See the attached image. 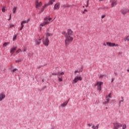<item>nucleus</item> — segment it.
<instances>
[{"label":"nucleus","instance_id":"obj_13","mask_svg":"<svg viewBox=\"0 0 129 129\" xmlns=\"http://www.w3.org/2000/svg\"><path fill=\"white\" fill-rule=\"evenodd\" d=\"M60 9V3H56L54 6V10H59Z\"/></svg>","mask_w":129,"mask_h":129},{"label":"nucleus","instance_id":"obj_43","mask_svg":"<svg viewBox=\"0 0 129 129\" xmlns=\"http://www.w3.org/2000/svg\"><path fill=\"white\" fill-rule=\"evenodd\" d=\"M103 76H104V75H101L99 76V78H103Z\"/></svg>","mask_w":129,"mask_h":129},{"label":"nucleus","instance_id":"obj_12","mask_svg":"<svg viewBox=\"0 0 129 129\" xmlns=\"http://www.w3.org/2000/svg\"><path fill=\"white\" fill-rule=\"evenodd\" d=\"M6 98V94L4 93H0V101H3Z\"/></svg>","mask_w":129,"mask_h":129},{"label":"nucleus","instance_id":"obj_24","mask_svg":"<svg viewBox=\"0 0 129 129\" xmlns=\"http://www.w3.org/2000/svg\"><path fill=\"white\" fill-rule=\"evenodd\" d=\"M124 41L125 42L126 41H129V36H126L124 38Z\"/></svg>","mask_w":129,"mask_h":129},{"label":"nucleus","instance_id":"obj_57","mask_svg":"<svg viewBox=\"0 0 129 129\" xmlns=\"http://www.w3.org/2000/svg\"><path fill=\"white\" fill-rule=\"evenodd\" d=\"M83 8L84 9V8H85V6H83Z\"/></svg>","mask_w":129,"mask_h":129},{"label":"nucleus","instance_id":"obj_4","mask_svg":"<svg viewBox=\"0 0 129 129\" xmlns=\"http://www.w3.org/2000/svg\"><path fill=\"white\" fill-rule=\"evenodd\" d=\"M35 8L37 10H39L40 8L42 7V2H39V0H36V3H35Z\"/></svg>","mask_w":129,"mask_h":129},{"label":"nucleus","instance_id":"obj_2","mask_svg":"<svg viewBox=\"0 0 129 129\" xmlns=\"http://www.w3.org/2000/svg\"><path fill=\"white\" fill-rule=\"evenodd\" d=\"M103 84V83L102 82H99L97 81L96 83L94 84V86H97V89L98 90V91H101V85Z\"/></svg>","mask_w":129,"mask_h":129},{"label":"nucleus","instance_id":"obj_8","mask_svg":"<svg viewBox=\"0 0 129 129\" xmlns=\"http://www.w3.org/2000/svg\"><path fill=\"white\" fill-rule=\"evenodd\" d=\"M113 124L114 125V127L118 128L119 127H121L122 126V124L121 123H119L118 122H115L113 123Z\"/></svg>","mask_w":129,"mask_h":129},{"label":"nucleus","instance_id":"obj_40","mask_svg":"<svg viewBox=\"0 0 129 129\" xmlns=\"http://www.w3.org/2000/svg\"><path fill=\"white\" fill-rule=\"evenodd\" d=\"M79 72H80V71H75L74 72L75 75H76V73H79Z\"/></svg>","mask_w":129,"mask_h":129},{"label":"nucleus","instance_id":"obj_14","mask_svg":"<svg viewBox=\"0 0 129 129\" xmlns=\"http://www.w3.org/2000/svg\"><path fill=\"white\" fill-rule=\"evenodd\" d=\"M46 25H47V24H46L45 21L40 24V27H39V29H40V31L42 30V27H45V26H46Z\"/></svg>","mask_w":129,"mask_h":129},{"label":"nucleus","instance_id":"obj_54","mask_svg":"<svg viewBox=\"0 0 129 129\" xmlns=\"http://www.w3.org/2000/svg\"><path fill=\"white\" fill-rule=\"evenodd\" d=\"M111 82H113V79H112Z\"/></svg>","mask_w":129,"mask_h":129},{"label":"nucleus","instance_id":"obj_1","mask_svg":"<svg viewBox=\"0 0 129 129\" xmlns=\"http://www.w3.org/2000/svg\"><path fill=\"white\" fill-rule=\"evenodd\" d=\"M67 34L68 36H67V39L64 40V44L66 48H68V46L70 43H72L73 41V31L71 29H68L67 30Z\"/></svg>","mask_w":129,"mask_h":129},{"label":"nucleus","instance_id":"obj_28","mask_svg":"<svg viewBox=\"0 0 129 129\" xmlns=\"http://www.w3.org/2000/svg\"><path fill=\"white\" fill-rule=\"evenodd\" d=\"M8 45H9V43L5 42L3 44V47H6V46H8Z\"/></svg>","mask_w":129,"mask_h":129},{"label":"nucleus","instance_id":"obj_46","mask_svg":"<svg viewBox=\"0 0 129 129\" xmlns=\"http://www.w3.org/2000/svg\"><path fill=\"white\" fill-rule=\"evenodd\" d=\"M69 7V6H66V5H64V6H63V7H64V8H67V7Z\"/></svg>","mask_w":129,"mask_h":129},{"label":"nucleus","instance_id":"obj_55","mask_svg":"<svg viewBox=\"0 0 129 129\" xmlns=\"http://www.w3.org/2000/svg\"><path fill=\"white\" fill-rule=\"evenodd\" d=\"M101 8H98V11H99Z\"/></svg>","mask_w":129,"mask_h":129},{"label":"nucleus","instance_id":"obj_21","mask_svg":"<svg viewBox=\"0 0 129 129\" xmlns=\"http://www.w3.org/2000/svg\"><path fill=\"white\" fill-rule=\"evenodd\" d=\"M99 126V124H97L96 126H94V125H93L92 128L93 129H98Z\"/></svg>","mask_w":129,"mask_h":129},{"label":"nucleus","instance_id":"obj_20","mask_svg":"<svg viewBox=\"0 0 129 129\" xmlns=\"http://www.w3.org/2000/svg\"><path fill=\"white\" fill-rule=\"evenodd\" d=\"M29 21H30V19H28L27 21H23L21 22V25H24V24H28V23H29Z\"/></svg>","mask_w":129,"mask_h":129},{"label":"nucleus","instance_id":"obj_48","mask_svg":"<svg viewBox=\"0 0 129 129\" xmlns=\"http://www.w3.org/2000/svg\"><path fill=\"white\" fill-rule=\"evenodd\" d=\"M103 45L106 46V44H105V43H104L103 44Z\"/></svg>","mask_w":129,"mask_h":129},{"label":"nucleus","instance_id":"obj_26","mask_svg":"<svg viewBox=\"0 0 129 129\" xmlns=\"http://www.w3.org/2000/svg\"><path fill=\"white\" fill-rule=\"evenodd\" d=\"M121 100H120V101H119V104H120V103L121 102H123V101H124V98H123V97H121Z\"/></svg>","mask_w":129,"mask_h":129},{"label":"nucleus","instance_id":"obj_31","mask_svg":"<svg viewBox=\"0 0 129 129\" xmlns=\"http://www.w3.org/2000/svg\"><path fill=\"white\" fill-rule=\"evenodd\" d=\"M21 61H22V59H21L16 60V63H20V62H21Z\"/></svg>","mask_w":129,"mask_h":129},{"label":"nucleus","instance_id":"obj_34","mask_svg":"<svg viewBox=\"0 0 129 129\" xmlns=\"http://www.w3.org/2000/svg\"><path fill=\"white\" fill-rule=\"evenodd\" d=\"M44 10H45V8H44V6L42 8L41 10L40 11V13H43L44 12Z\"/></svg>","mask_w":129,"mask_h":129},{"label":"nucleus","instance_id":"obj_44","mask_svg":"<svg viewBox=\"0 0 129 129\" xmlns=\"http://www.w3.org/2000/svg\"><path fill=\"white\" fill-rule=\"evenodd\" d=\"M104 18H105V15H103L101 16L102 19H104Z\"/></svg>","mask_w":129,"mask_h":129},{"label":"nucleus","instance_id":"obj_47","mask_svg":"<svg viewBox=\"0 0 129 129\" xmlns=\"http://www.w3.org/2000/svg\"><path fill=\"white\" fill-rule=\"evenodd\" d=\"M11 18H12V15L10 14V20H11Z\"/></svg>","mask_w":129,"mask_h":129},{"label":"nucleus","instance_id":"obj_3","mask_svg":"<svg viewBox=\"0 0 129 129\" xmlns=\"http://www.w3.org/2000/svg\"><path fill=\"white\" fill-rule=\"evenodd\" d=\"M42 39L43 45H44V46H49V42H50L49 38L47 37H43Z\"/></svg>","mask_w":129,"mask_h":129},{"label":"nucleus","instance_id":"obj_11","mask_svg":"<svg viewBox=\"0 0 129 129\" xmlns=\"http://www.w3.org/2000/svg\"><path fill=\"white\" fill-rule=\"evenodd\" d=\"M44 23H45L46 25H48V24H49L50 21L52 20V18H48V17H45L44 18Z\"/></svg>","mask_w":129,"mask_h":129},{"label":"nucleus","instance_id":"obj_35","mask_svg":"<svg viewBox=\"0 0 129 129\" xmlns=\"http://www.w3.org/2000/svg\"><path fill=\"white\" fill-rule=\"evenodd\" d=\"M14 25H13V24H10V26H9V28H13V27H14Z\"/></svg>","mask_w":129,"mask_h":129},{"label":"nucleus","instance_id":"obj_30","mask_svg":"<svg viewBox=\"0 0 129 129\" xmlns=\"http://www.w3.org/2000/svg\"><path fill=\"white\" fill-rule=\"evenodd\" d=\"M24 24H22L21 25V27L20 29V31H22V30H23V29H24Z\"/></svg>","mask_w":129,"mask_h":129},{"label":"nucleus","instance_id":"obj_33","mask_svg":"<svg viewBox=\"0 0 129 129\" xmlns=\"http://www.w3.org/2000/svg\"><path fill=\"white\" fill-rule=\"evenodd\" d=\"M108 102H108V101L106 100L105 102H103V104H107V103H108Z\"/></svg>","mask_w":129,"mask_h":129},{"label":"nucleus","instance_id":"obj_36","mask_svg":"<svg viewBox=\"0 0 129 129\" xmlns=\"http://www.w3.org/2000/svg\"><path fill=\"white\" fill-rule=\"evenodd\" d=\"M89 5V1H87V5L86 6V8H88V6Z\"/></svg>","mask_w":129,"mask_h":129},{"label":"nucleus","instance_id":"obj_25","mask_svg":"<svg viewBox=\"0 0 129 129\" xmlns=\"http://www.w3.org/2000/svg\"><path fill=\"white\" fill-rule=\"evenodd\" d=\"M17 9H18V8L17 7H14L13 9V14H16V12L17 11Z\"/></svg>","mask_w":129,"mask_h":129},{"label":"nucleus","instance_id":"obj_59","mask_svg":"<svg viewBox=\"0 0 129 129\" xmlns=\"http://www.w3.org/2000/svg\"><path fill=\"white\" fill-rule=\"evenodd\" d=\"M10 20H11V19H10V18H9V19H8V21H10Z\"/></svg>","mask_w":129,"mask_h":129},{"label":"nucleus","instance_id":"obj_29","mask_svg":"<svg viewBox=\"0 0 129 129\" xmlns=\"http://www.w3.org/2000/svg\"><path fill=\"white\" fill-rule=\"evenodd\" d=\"M58 81L61 82V81H63V79H62V78H60V77H58Z\"/></svg>","mask_w":129,"mask_h":129},{"label":"nucleus","instance_id":"obj_41","mask_svg":"<svg viewBox=\"0 0 129 129\" xmlns=\"http://www.w3.org/2000/svg\"><path fill=\"white\" fill-rule=\"evenodd\" d=\"M48 6H50L49 5V3H48V4H45L44 6H43L44 8H45L46 7H48Z\"/></svg>","mask_w":129,"mask_h":129},{"label":"nucleus","instance_id":"obj_38","mask_svg":"<svg viewBox=\"0 0 129 129\" xmlns=\"http://www.w3.org/2000/svg\"><path fill=\"white\" fill-rule=\"evenodd\" d=\"M17 39V35H15L14 37H13V40L15 41Z\"/></svg>","mask_w":129,"mask_h":129},{"label":"nucleus","instance_id":"obj_22","mask_svg":"<svg viewBox=\"0 0 129 129\" xmlns=\"http://www.w3.org/2000/svg\"><path fill=\"white\" fill-rule=\"evenodd\" d=\"M54 2H55V0H50L48 3V5L50 6V5H52Z\"/></svg>","mask_w":129,"mask_h":129},{"label":"nucleus","instance_id":"obj_27","mask_svg":"<svg viewBox=\"0 0 129 129\" xmlns=\"http://www.w3.org/2000/svg\"><path fill=\"white\" fill-rule=\"evenodd\" d=\"M122 129H125V128H126V124H123L122 125Z\"/></svg>","mask_w":129,"mask_h":129},{"label":"nucleus","instance_id":"obj_18","mask_svg":"<svg viewBox=\"0 0 129 129\" xmlns=\"http://www.w3.org/2000/svg\"><path fill=\"white\" fill-rule=\"evenodd\" d=\"M64 74H65V73L63 72H59L57 73L58 77L62 76V75H64Z\"/></svg>","mask_w":129,"mask_h":129},{"label":"nucleus","instance_id":"obj_42","mask_svg":"<svg viewBox=\"0 0 129 129\" xmlns=\"http://www.w3.org/2000/svg\"><path fill=\"white\" fill-rule=\"evenodd\" d=\"M26 51H27V48L24 47V48H23V52H26Z\"/></svg>","mask_w":129,"mask_h":129},{"label":"nucleus","instance_id":"obj_60","mask_svg":"<svg viewBox=\"0 0 129 129\" xmlns=\"http://www.w3.org/2000/svg\"><path fill=\"white\" fill-rule=\"evenodd\" d=\"M89 1H90V0H88V2H89Z\"/></svg>","mask_w":129,"mask_h":129},{"label":"nucleus","instance_id":"obj_56","mask_svg":"<svg viewBox=\"0 0 129 129\" xmlns=\"http://www.w3.org/2000/svg\"><path fill=\"white\" fill-rule=\"evenodd\" d=\"M127 71L128 72H129V69H128V70H127Z\"/></svg>","mask_w":129,"mask_h":129},{"label":"nucleus","instance_id":"obj_39","mask_svg":"<svg viewBox=\"0 0 129 129\" xmlns=\"http://www.w3.org/2000/svg\"><path fill=\"white\" fill-rule=\"evenodd\" d=\"M2 12L3 13H5L6 12V9L4 7L2 8Z\"/></svg>","mask_w":129,"mask_h":129},{"label":"nucleus","instance_id":"obj_50","mask_svg":"<svg viewBox=\"0 0 129 129\" xmlns=\"http://www.w3.org/2000/svg\"><path fill=\"white\" fill-rule=\"evenodd\" d=\"M88 125L89 126H91V124H88Z\"/></svg>","mask_w":129,"mask_h":129},{"label":"nucleus","instance_id":"obj_52","mask_svg":"<svg viewBox=\"0 0 129 129\" xmlns=\"http://www.w3.org/2000/svg\"><path fill=\"white\" fill-rule=\"evenodd\" d=\"M99 2H103V0H99Z\"/></svg>","mask_w":129,"mask_h":129},{"label":"nucleus","instance_id":"obj_49","mask_svg":"<svg viewBox=\"0 0 129 129\" xmlns=\"http://www.w3.org/2000/svg\"><path fill=\"white\" fill-rule=\"evenodd\" d=\"M113 129H118V128H116V127H113Z\"/></svg>","mask_w":129,"mask_h":129},{"label":"nucleus","instance_id":"obj_17","mask_svg":"<svg viewBox=\"0 0 129 129\" xmlns=\"http://www.w3.org/2000/svg\"><path fill=\"white\" fill-rule=\"evenodd\" d=\"M16 50H17V47H13L11 49L10 53H11V54H14L15 53V51H16Z\"/></svg>","mask_w":129,"mask_h":129},{"label":"nucleus","instance_id":"obj_37","mask_svg":"<svg viewBox=\"0 0 129 129\" xmlns=\"http://www.w3.org/2000/svg\"><path fill=\"white\" fill-rule=\"evenodd\" d=\"M16 71H18V69H14L12 71L13 72H16Z\"/></svg>","mask_w":129,"mask_h":129},{"label":"nucleus","instance_id":"obj_51","mask_svg":"<svg viewBox=\"0 0 129 129\" xmlns=\"http://www.w3.org/2000/svg\"><path fill=\"white\" fill-rule=\"evenodd\" d=\"M84 12H87V10L85 9V10H84Z\"/></svg>","mask_w":129,"mask_h":129},{"label":"nucleus","instance_id":"obj_6","mask_svg":"<svg viewBox=\"0 0 129 129\" xmlns=\"http://www.w3.org/2000/svg\"><path fill=\"white\" fill-rule=\"evenodd\" d=\"M106 45L109 47H118V44L109 42H106Z\"/></svg>","mask_w":129,"mask_h":129},{"label":"nucleus","instance_id":"obj_15","mask_svg":"<svg viewBox=\"0 0 129 129\" xmlns=\"http://www.w3.org/2000/svg\"><path fill=\"white\" fill-rule=\"evenodd\" d=\"M68 102H69V100L64 102L63 103L61 104L60 106H61V107H65V106H67V104H68Z\"/></svg>","mask_w":129,"mask_h":129},{"label":"nucleus","instance_id":"obj_45","mask_svg":"<svg viewBox=\"0 0 129 129\" xmlns=\"http://www.w3.org/2000/svg\"><path fill=\"white\" fill-rule=\"evenodd\" d=\"M52 75H58V74H57V73H52Z\"/></svg>","mask_w":129,"mask_h":129},{"label":"nucleus","instance_id":"obj_23","mask_svg":"<svg viewBox=\"0 0 129 129\" xmlns=\"http://www.w3.org/2000/svg\"><path fill=\"white\" fill-rule=\"evenodd\" d=\"M62 34L63 35V36H65L66 39H67V37L68 36L67 33H66L65 31H63L62 32Z\"/></svg>","mask_w":129,"mask_h":129},{"label":"nucleus","instance_id":"obj_58","mask_svg":"<svg viewBox=\"0 0 129 129\" xmlns=\"http://www.w3.org/2000/svg\"><path fill=\"white\" fill-rule=\"evenodd\" d=\"M82 14H84V12H83Z\"/></svg>","mask_w":129,"mask_h":129},{"label":"nucleus","instance_id":"obj_53","mask_svg":"<svg viewBox=\"0 0 129 129\" xmlns=\"http://www.w3.org/2000/svg\"><path fill=\"white\" fill-rule=\"evenodd\" d=\"M83 69V66H82L81 67V69Z\"/></svg>","mask_w":129,"mask_h":129},{"label":"nucleus","instance_id":"obj_7","mask_svg":"<svg viewBox=\"0 0 129 129\" xmlns=\"http://www.w3.org/2000/svg\"><path fill=\"white\" fill-rule=\"evenodd\" d=\"M49 31H50V28H48L46 30V32L45 33L46 38H49V37H52V36H53V34L49 32Z\"/></svg>","mask_w":129,"mask_h":129},{"label":"nucleus","instance_id":"obj_5","mask_svg":"<svg viewBox=\"0 0 129 129\" xmlns=\"http://www.w3.org/2000/svg\"><path fill=\"white\" fill-rule=\"evenodd\" d=\"M82 80V77L80 76H76L75 79L73 80V83H77L78 81H81Z\"/></svg>","mask_w":129,"mask_h":129},{"label":"nucleus","instance_id":"obj_10","mask_svg":"<svg viewBox=\"0 0 129 129\" xmlns=\"http://www.w3.org/2000/svg\"><path fill=\"white\" fill-rule=\"evenodd\" d=\"M110 3H111L112 8H113V7H115L117 5V0H110Z\"/></svg>","mask_w":129,"mask_h":129},{"label":"nucleus","instance_id":"obj_32","mask_svg":"<svg viewBox=\"0 0 129 129\" xmlns=\"http://www.w3.org/2000/svg\"><path fill=\"white\" fill-rule=\"evenodd\" d=\"M20 52H22V49H19L18 50L16 51V53H19Z\"/></svg>","mask_w":129,"mask_h":129},{"label":"nucleus","instance_id":"obj_19","mask_svg":"<svg viewBox=\"0 0 129 129\" xmlns=\"http://www.w3.org/2000/svg\"><path fill=\"white\" fill-rule=\"evenodd\" d=\"M35 43L36 45H40V44H41V39L35 40Z\"/></svg>","mask_w":129,"mask_h":129},{"label":"nucleus","instance_id":"obj_16","mask_svg":"<svg viewBox=\"0 0 129 129\" xmlns=\"http://www.w3.org/2000/svg\"><path fill=\"white\" fill-rule=\"evenodd\" d=\"M111 97V93H110L108 95L106 96V100L109 102L110 98Z\"/></svg>","mask_w":129,"mask_h":129},{"label":"nucleus","instance_id":"obj_9","mask_svg":"<svg viewBox=\"0 0 129 129\" xmlns=\"http://www.w3.org/2000/svg\"><path fill=\"white\" fill-rule=\"evenodd\" d=\"M122 15H126V14H128L129 13V9H122L120 11Z\"/></svg>","mask_w":129,"mask_h":129}]
</instances>
